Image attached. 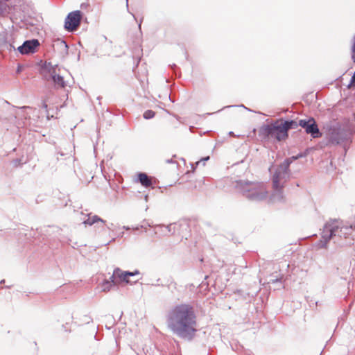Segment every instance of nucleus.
Returning a JSON list of instances; mask_svg holds the SVG:
<instances>
[{"mask_svg": "<svg viewBox=\"0 0 355 355\" xmlns=\"http://www.w3.org/2000/svg\"><path fill=\"white\" fill-rule=\"evenodd\" d=\"M167 324L174 334L189 340L198 331L196 315L189 304H180L172 309L168 315Z\"/></svg>", "mask_w": 355, "mask_h": 355, "instance_id": "1", "label": "nucleus"}, {"mask_svg": "<svg viewBox=\"0 0 355 355\" xmlns=\"http://www.w3.org/2000/svg\"><path fill=\"white\" fill-rule=\"evenodd\" d=\"M271 173V182L272 192L270 196V200L272 202H284V188L286 183L291 176V170L284 168L280 164L272 169L271 167L268 168Z\"/></svg>", "mask_w": 355, "mask_h": 355, "instance_id": "2", "label": "nucleus"}, {"mask_svg": "<svg viewBox=\"0 0 355 355\" xmlns=\"http://www.w3.org/2000/svg\"><path fill=\"white\" fill-rule=\"evenodd\" d=\"M355 133L354 128L348 123L336 122L327 126V145H340L351 143Z\"/></svg>", "mask_w": 355, "mask_h": 355, "instance_id": "3", "label": "nucleus"}, {"mask_svg": "<svg viewBox=\"0 0 355 355\" xmlns=\"http://www.w3.org/2000/svg\"><path fill=\"white\" fill-rule=\"evenodd\" d=\"M236 187L240 193L252 201L263 200L266 195V187L263 182L239 181Z\"/></svg>", "mask_w": 355, "mask_h": 355, "instance_id": "4", "label": "nucleus"}, {"mask_svg": "<svg viewBox=\"0 0 355 355\" xmlns=\"http://www.w3.org/2000/svg\"><path fill=\"white\" fill-rule=\"evenodd\" d=\"M288 132L282 122V118L268 121V139H274L277 142L286 140L288 138Z\"/></svg>", "mask_w": 355, "mask_h": 355, "instance_id": "5", "label": "nucleus"}, {"mask_svg": "<svg viewBox=\"0 0 355 355\" xmlns=\"http://www.w3.org/2000/svg\"><path fill=\"white\" fill-rule=\"evenodd\" d=\"M337 220L329 221L324 225L321 239L318 241V245L320 248H327L328 242L336 235L340 236L339 226L336 224Z\"/></svg>", "mask_w": 355, "mask_h": 355, "instance_id": "6", "label": "nucleus"}, {"mask_svg": "<svg viewBox=\"0 0 355 355\" xmlns=\"http://www.w3.org/2000/svg\"><path fill=\"white\" fill-rule=\"evenodd\" d=\"M298 124L304 130L307 135H309L313 139L320 138L322 135L315 119L312 116L300 119Z\"/></svg>", "mask_w": 355, "mask_h": 355, "instance_id": "7", "label": "nucleus"}, {"mask_svg": "<svg viewBox=\"0 0 355 355\" xmlns=\"http://www.w3.org/2000/svg\"><path fill=\"white\" fill-rule=\"evenodd\" d=\"M272 265V269L275 270L274 272H271L270 275V279L268 281V284H274L276 286L274 288V290H279L284 288V284L282 282L283 274H282L279 271V266L274 262L268 263V268Z\"/></svg>", "mask_w": 355, "mask_h": 355, "instance_id": "8", "label": "nucleus"}, {"mask_svg": "<svg viewBox=\"0 0 355 355\" xmlns=\"http://www.w3.org/2000/svg\"><path fill=\"white\" fill-rule=\"evenodd\" d=\"M81 12L73 11L67 15L64 21V28L70 32H73L79 26L81 20Z\"/></svg>", "mask_w": 355, "mask_h": 355, "instance_id": "9", "label": "nucleus"}, {"mask_svg": "<svg viewBox=\"0 0 355 355\" xmlns=\"http://www.w3.org/2000/svg\"><path fill=\"white\" fill-rule=\"evenodd\" d=\"M139 272H123L119 268H116L114 270L113 274L111 277L112 281L114 284H119L122 282H129L128 278L131 276L138 275Z\"/></svg>", "mask_w": 355, "mask_h": 355, "instance_id": "10", "label": "nucleus"}, {"mask_svg": "<svg viewBox=\"0 0 355 355\" xmlns=\"http://www.w3.org/2000/svg\"><path fill=\"white\" fill-rule=\"evenodd\" d=\"M39 44H40L37 40H27L25 41L22 45L18 46L17 50L21 54L34 53Z\"/></svg>", "mask_w": 355, "mask_h": 355, "instance_id": "11", "label": "nucleus"}, {"mask_svg": "<svg viewBox=\"0 0 355 355\" xmlns=\"http://www.w3.org/2000/svg\"><path fill=\"white\" fill-rule=\"evenodd\" d=\"M58 70H59L58 66H53L51 63L46 64L44 67V71H46L51 79H53L58 74L57 73Z\"/></svg>", "mask_w": 355, "mask_h": 355, "instance_id": "12", "label": "nucleus"}, {"mask_svg": "<svg viewBox=\"0 0 355 355\" xmlns=\"http://www.w3.org/2000/svg\"><path fill=\"white\" fill-rule=\"evenodd\" d=\"M282 122L286 129L287 132H288L289 130L296 129L298 126H300L298 121L295 119H284L282 118Z\"/></svg>", "mask_w": 355, "mask_h": 355, "instance_id": "13", "label": "nucleus"}, {"mask_svg": "<svg viewBox=\"0 0 355 355\" xmlns=\"http://www.w3.org/2000/svg\"><path fill=\"white\" fill-rule=\"evenodd\" d=\"M138 180L142 186L145 187H149L152 184L151 179L144 173H140L138 174Z\"/></svg>", "mask_w": 355, "mask_h": 355, "instance_id": "14", "label": "nucleus"}, {"mask_svg": "<svg viewBox=\"0 0 355 355\" xmlns=\"http://www.w3.org/2000/svg\"><path fill=\"white\" fill-rule=\"evenodd\" d=\"M98 222H101L103 224H105V221L102 218H99L98 216H96V215L92 216L91 214H89L87 219L84 220L83 223L85 225H92L93 224L98 223Z\"/></svg>", "mask_w": 355, "mask_h": 355, "instance_id": "15", "label": "nucleus"}, {"mask_svg": "<svg viewBox=\"0 0 355 355\" xmlns=\"http://www.w3.org/2000/svg\"><path fill=\"white\" fill-rule=\"evenodd\" d=\"M53 83H55V86L56 87L64 88L66 86L65 81L62 76L58 74L53 79H52Z\"/></svg>", "mask_w": 355, "mask_h": 355, "instance_id": "16", "label": "nucleus"}, {"mask_svg": "<svg viewBox=\"0 0 355 355\" xmlns=\"http://www.w3.org/2000/svg\"><path fill=\"white\" fill-rule=\"evenodd\" d=\"M295 160H297L296 157H295V155H293V156H291L290 157H288V158L285 159L284 161L282 163L280 164V165L282 166L284 168H286L288 170H291L290 169V166Z\"/></svg>", "mask_w": 355, "mask_h": 355, "instance_id": "17", "label": "nucleus"}, {"mask_svg": "<svg viewBox=\"0 0 355 355\" xmlns=\"http://www.w3.org/2000/svg\"><path fill=\"white\" fill-rule=\"evenodd\" d=\"M111 281L109 282V281H106L105 282L103 285H102V290L103 291H108L111 289L112 286H115L116 284H114L112 281V279L110 278Z\"/></svg>", "mask_w": 355, "mask_h": 355, "instance_id": "18", "label": "nucleus"}, {"mask_svg": "<svg viewBox=\"0 0 355 355\" xmlns=\"http://www.w3.org/2000/svg\"><path fill=\"white\" fill-rule=\"evenodd\" d=\"M155 112H153V110H146L144 113V117L146 119H152L155 116Z\"/></svg>", "mask_w": 355, "mask_h": 355, "instance_id": "19", "label": "nucleus"}, {"mask_svg": "<svg viewBox=\"0 0 355 355\" xmlns=\"http://www.w3.org/2000/svg\"><path fill=\"white\" fill-rule=\"evenodd\" d=\"M308 153H309V150L308 149H306L304 152H301V153H298L297 155H295L296 159H298L300 158H302V157H306Z\"/></svg>", "mask_w": 355, "mask_h": 355, "instance_id": "20", "label": "nucleus"}, {"mask_svg": "<svg viewBox=\"0 0 355 355\" xmlns=\"http://www.w3.org/2000/svg\"><path fill=\"white\" fill-rule=\"evenodd\" d=\"M3 3L2 0H0V15H1L3 12Z\"/></svg>", "mask_w": 355, "mask_h": 355, "instance_id": "21", "label": "nucleus"}, {"mask_svg": "<svg viewBox=\"0 0 355 355\" xmlns=\"http://www.w3.org/2000/svg\"><path fill=\"white\" fill-rule=\"evenodd\" d=\"M352 60L354 63H355V51H352Z\"/></svg>", "mask_w": 355, "mask_h": 355, "instance_id": "22", "label": "nucleus"}, {"mask_svg": "<svg viewBox=\"0 0 355 355\" xmlns=\"http://www.w3.org/2000/svg\"><path fill=\"white\" fill-rule=\"evenodd\" d=\"M351 51H355V40H353V44L351 48Z\"/></svg>", "mask_w": 355, "mask_h": 355, "instance_id": "23", "label": "nucleus"}, {"mask_svg": "<svg viewBox=\"0 0 355 355\" xmlns=\"http://www.w3.org/2000/svg\"><path fill=\"white\" fill-rule=\"evenodd\" d=\"M208 159H209V156H207V157H205V158L202 159L200 160V162H202V161H207ZM199 163H200V161L196 162V164H198Z\"/></svg>", "mask_w": 355, "mask_h": 355, "instance_id": "24", "label": "nucleus"}, {"mask_svg": "<svg viewBox=\"0 0 355 355\" xmlns=\"http://www.w3.org/2000/svg\"><path fill=\"white\" fill-rule=\"evenodd\" d=\"M267 198H268V203H273L272 202H271V201L270 200L269 196H267Z\"/></svg>", "mask_w": 355, "mask_h": 355, "instance_id": "25", "label": "nucleus"}, {"mask_svg": "<svg viewBox=\"0 0 355 355\" xmlns=\"http://www.w3.org/2000/svg\"><path fill=\"white\" fill-rule=\"evenodd\" d=\"M166 162H167V163H172V162H173V161H172V159H167V160H166Z\"/></svg>", "mask_w": 355, "mask_h": 355, "instance_id": "26", "label": "nucleus"}, {"mask_svg": "<svg viewBox=\"0 0 355 355\" xmlns=\"http://www.w3.org/2000/svg\"><path fill=\"white\" fill-rule=\"evenodd\" d=\"M261 130H262V131H263V130H266V127H264V126H263V127L261 128Z\"/></svg>", "mask_w": 355, "mask_h": 355, "instance_id": "27", "label": "nucleus"}, {"mask_svg": "<svg viewBox=\"0 0 355 355\" xmlns=\"http://www.w3.org/2000/svg\"><path fill=\"white\" fill-rule=\"evenodd\" d=\"M44 107L45 108H46V107H47V105L44 103Z\"/></svg>", "mask_w": 355, "mask_h": 355, "instance_id": "28", "label": "nucleus"}, {"mask_svg": "<svg viewBox=\"0 0 355 355\" xmlns=\"http://www.w3.org/2000/svg\"><path fill=\"white\" fill-rule=\"evenodd\" d=\"M10 47H12V49H15V47L12 46V45H10Z\"/></svg>", "mask_w": 355, "mask_h": 355, "instance_id": "29", "label": "nucleus"}, {"mask_svg": "<svg viewBox=\"0 0 355 355\" xmlns=\"http://www.w3.org/2000/svg\"><path fill=\"white\" fill-rule=\"evenodd\" d=\"M353 40H355V36L354 37Z\"/></svg>", "mask_w": 355, "mask_h": 355, "instance_id": "30", "label": "nucleus"}]
</instances>
